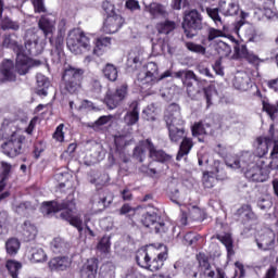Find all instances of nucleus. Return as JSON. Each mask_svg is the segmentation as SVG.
Segmentation results:
<instances>
[{"label":"nucleus","mask_w":278,"mask_h":278,"mask_svg":"<svg viewBox=\"0 0 278 278\" xmlns=\"http://www.w3.org/2000/svg\"><path fill=\"white\" fill-rule=\"evenodd\" d=\"M155 29L159 34L168 36V34H173V31H175V29H177V23H175V21L165 20V21L156 23Z\"/></svg>","instance_id":"24"},{"label":"nucleus","mask_w":278,"mask_h":278,"mask_svg":"<svg viewBox=\"0 0 278 278\" xmlns=\"http://www.w3.org/2000/svg\"><path fill=\"white\" fill-rule=\"evenodd\" d=\"M256 153L258 156L256 157H264L268 153V141L266 138L258 137L256 139Z\"/></svg>","instance_id":"41"},{"label":"nucleus","mask_w":278,"mask_h":278,"mask_svg":"<svg viewBox=\"0 0 278 278\" xmlns=\"http://www.w3.org/2000/svg\"><path fill=\"white\" fill-rule=\"evenodd\" d=\"M203 186L204 188H212L213 186H216V178L210 175L203 176Z\"/></svg>","instance_id":"63"},{"label":"nucleus","mask_w":278,"mask_h":278,"mask_svg":"<svg viewBox=\"0 0 278 278\" xmlns=\"http://www.w3.org/2000/svg\"><path fill=\"white\" fill-rule=\"evenodd\" d=\"M50 45L54 47L55 51L60 53L64 48V38L62 36L56 37L55 39L50 38Z\"/></svg>","instance_id":"57"},{"label":"nucleus","mask_w":278,"mask_h":278,"mask_svg":"<svg viewBox=\"0 0 278 278\" xmlns=\"http://www.w3.org/2000/svg\"><path fill=\"white\" fill-rule=\"evenodd\" d=\"M147 151H149V157L154 162H166L170 160V156L166 154V152L155 149L151 139L140 141L134 149L132 157L138 162H144V160H147Z\"/></svg>","instance_id":"3"},{"label":"nucleus","mask_w":278,"mask_h":278,"mask_svg":"<svg viewBox=\"0 0 278 278\" xmlns=\"http://www.w3.org/2000/svg\"><path fill=\"white\" fill-rule=\"evenodd\" d=\"M127 97V85H122L116 89L115 92L109 91L104 98V101L109 108V110H115L118 108L123 101H125Z\"/></svg>","instance_id":"12"},{"label":"nucleus","mask_w":278,"mask_h":278,"mask_svg":"<svg viewBox=\"0 0 278 278\" xmlns=\"http://www.w3.org/2000/svg\"><path fill=\"white\" fill-rule=\"evenodd\" d=\"M210 129V124H203V122L197 123L192 126V136H205Z\"/></svg>","instance_id":"48"},{"label":"nucleus","mask_w":278,"mask_h":278,"mask_svg":"<svg viewBox=\"0 0 278 278\" xmlns=\"http://www.w3.org/2000/svg\"><path fill=\"white\" fill-rule=\"evenodd\" d=\"M199 264H200V276L202 278H218V271L216 273L212 268V265H210V262H207V260L200 258Z\"/></svg>","instance_id":"23"},{"label":"nucleus","mask_w":278,"mask_h":278,"mask_svg":"<svg viewBox=\"0 0 278 278\" xmlns=\"http://www.w3.org/2000/svg\"><path fill=\"white\" fill-rule=\"evenodd\" d=\"M239 214H242L248 220H257V215H255L250 204L242 205Z\"/></svg>","instance_id":"50"},{"label":"nucleus","mask_w":278,"mask_h":278,"mask_svg":"<svg viewBox=\"0 0 278 278\" xmlns=\"http://www.w3.org/2000/svg\"><path fill=\"white\" fill-rule=\"evenodd\" d=\"M182 29L187 38H194L197 31L203 29V17L197 10H191L185 14Z\"/></svg>","instance_id":"9"},{"label":"nucleus","mask_w":278,"mask_h":278,"mask_svg":"<svg viewBox=\"0 0 278 278\" xmlns=\"http://www.w3.org/2000/svg\"><path fill=\"white\" fill-rule=\"evenodd\" d=\"M53 138L55 140H58L59 142H63L64 141V124H61L56 127L54 134H53Z\"/></svg>","instance_id":"61"},{"label":"nucleus","mask_w":278,"mask_h":278,"mask_svg":"<svg viewBox=\"0 0 278 278\" xmlns=\"http://www.w3.org/2000/svg\"><path fill=\"white\" fill-rule=\"evenodd\" d=\"M227 25L224 24L223 27H217V28H208L207 31V40L212 42V40H216V38H225V34H227Z\"/></svg>","instance_id":"37"},{"label":"nucleus","mask_w":278,"mask_h":278,"mask_svg":"<svg viewBox=\"0 0 278 278\" xmlns=\"http://www.w3.org/2000/svg\"><path fill=\"white\" fill-rule=\"evenodd\" d=\"M25 144V136L23 132L15 135L1 144L2 152L8 157H16L23 153V147Z\"/></svg>","instance_id":"11"},{"label":"nucleus","mask_w":278,"mask_h":278,"mask_svg":"<svg viewBox=\"0 0 278 278\" xmlns=\"http://www.w3.org/2000/svg\"><path fill=\"white\" fill-rule=\"evenodd\" d=\"M112 195H108L105 191H100L93 194L91 199L92 210L96 212H103L112 203Z\"/></svg>","instance_id":"15"},{"label":"nucleus","mask_w":278,"mask_h":278,"mask_svg":"<svg viewBox=\"0 0 278 278\" xmlns=\"http://www.w3.org/2000/svg\"><path fill=\"white\" fill-rule=\"evenodd\" d=\"M112 118H114V116H112V115L100 116L94 123H92L90 125V127L92 129H94V131H99V129H101V127H103V125H108V123H110V121H112Z\"/></svg>","instance_id":"51"},{"label":"nucleus","mask_w":278,"mask_h":278,"mask_svg":"<svg viewBox=\"0 0 278 278\" xmlns=\"http://www.w3.org/2000/svg\"><path fill=\"white\" fill-rule=\"evenodd\" d=\"M233 86L237 90H247L249 88V76H236Z\"/></svg>","instance_id":"53"},{"label":"nucleus","mask_w":278,"mask_h":278,"mask_svg":"<svg viewBox=\"0 0 278 278\" xmlns=\"http://www.w3.org/2000/svg\"><path fill=\"white\" fill-rule=\"evenodd\" d=\"M112 45V38L110 37H100L96 41V47L92 50L93 55H103V48L110 47Z\"/></svg>","instance_id":"31"},{"label":"nucleus","mask_w":278,"mask_h":278,"mask_svg":"<svg viewBox=\"0 0 278 278\" xmlns=\"http://www.w3.org/2000/svg\"><path fill=\"white\" fill-rule=\"evenodd\" d=\"M140 64H142V56H140V54H136V53L131 52L128 55L127 66L129 68H131L132 71H136V68H138L140 66Z\"/></svg>","instance_id":"46"},{"label":"nucleus","mask_w":278,"mask_h":278,"mask_svg":"<svg viewBox=\"0 0 278 278\" xmlns=\"http://www.w3.org/2000/svg\"><path fill=\"white\" fill-rule=\"evenodd\" d=\"M142 115L146 121H155V112L150 106L143 110Z\"/></svg>","instance_id":"64"},{"label":"nucleus","mask_w":278,"mask_h":278,"mask_svg":"<svg viewBox=\"0 0 278 278\" xmlns=\"http://www.w3.org/2000/svg\"><path fill=\"white\" fill-rule=\"evenodd\" d=\"M21 233L26 242H30V240H36V236H38V228L29 220H25L22 224Z\"/></svg>","instance_id":"21"},{"label":"nucleus","mask_w":278,"mask_h":278,"mask_svg":"<svg viewBox=\"0 0 278 278\" xmlns=\"http://www.w3.org/2000/svg\"><path fill=\"white\" fill-rule=\"evenodd\" d=\"M131 108H132V112H128L124 117V121H125L126 125H128V127L131 125H136L137 122L140 121L138 103H136V102L132 103Z\"/></svg>","instance_id":"30"},{"label":"nucleus","mask_w":278,"mask_h":278,"mask_svg":"<svg viewBox=\"0 0 278 278\" xmlns=\"http://www.w3.org/2000/svg\"><path fill=\"white\" fill-rule=\"evenodd\" d=\"M146 11L149 12V14H151L153 18H157V16H168L166 7L157 2H152L149 5H147Z\"/></svg>","instance_id":"26"},{"label":"nucleus","mask_w":278,"mask_h":278,"mask_svg":"<svg viewBox=\"0 0 278 278\" xmlns=\"http://www.w3.org/2000/svg\"><path fill=\"white\" fill-rule=\"evenodd\" d=\"M103 75L109 81H116L118 79V67L112 63H108L103 68Z\"/></svg>","instance_id":"32"},{"label":"nucleus","mask_w":278,"mask_h":278,"mask_svg":"<svg viewBox=\"0 0 278 278\" xmlns=\"http://www.w3.org/2000/svg\"><path fill=\"white\" fill-rule=\"evenodd\" d=\"M218 12H220L219 7L214 9L206 8V13L215 23L216 27H223V29H225V22H223V18H220V14H218Z\"/></svg>","instance_id":"34"},{"label":"nucleus","mask_w":278,"mask_h":278,"mask_svg":"<svg viewBox=\"0 0 278 278\" xmlns=\"http://www.w3.org/2000/svg\"><path fill=\"white\" fill-rule=\"evenodd\" d=\"M23 131L16 125V122L4 119L0 127V140H10L13 136H20Z\"/></svg>","instance_id":"14"},{"label":"nucleus","mask_w":278,"mask_h":278,"mask_svg":"<svg viewBox=\"0 0 278 278\" xmlns=\"http://www.w3.org/2000/svg\"><path fill=\"white\" fill-rule=\"evenodd\" d=\"M68 177H71V175L67 173H56L54 175V178L59 181L60 188H66V181H68Z\"/></svg>","instance_id":"60"},{"label":"nucleus","mask_w":278,"mask_h":278,"mask_svg":"<svg viewBox=\"0 0 278 278\" xmlns=\"http://www.w3.org/2000/svg\"><path fill=\"white\" fill-rule=\"evenodd\" d=\"M8 255H16L21 249V241L16 238H11L5 242Z\"/></svg>","instance_id":"40"},{"label":"nucleus","mask_w":278,"mask_h":278,"mask_svg":"<svg viewBox=\"0 0 278 278\" xmlns=\"http://www.w3.org/2000/svg\"><path fill=\"white\" fill-rule=\"evenodd\" d=\"M184 240H185V244L190 247L194 244V242H197L199 238H197V235L194 232H188L185 235Z\"/></svg>","instance_id":"62"},{"label":"nucleus","mask_w":278,"mask_h":278,"mask_svg":"<svg viewBox=\"0 0 278 278\" xmlns=\"http://www.w3.org/2000/svg\"><path fill=\"white\" fill-rule=\"evenodd\" d=\"M235 53L236 55H238V58H243L244 60H247L248 55L251 52H249L245 45H237L235 47Z\"/></svg>","instance_id":"56"},{"label":"nucleus","mask_w":278,"mask_h":278,"mask_svg":"<svg viewBox=\"0 0 278 278\" xmlns=\"http://www.w3.org/2000/svg\"><path fill=\"white\" fill-rule=\"evenodd\" d=\"M240 11L238 0H219V12L224 16H236Z\"/></svg>","instance_id":"19"},{"label":"nucleus","mask_w":278,"mask_h":278,"mask_svg":"<svg viewBox=\"0 0 278 278\" xmlns=\"http://www.w3.org/2000/svg\"><path fill=\"white\" fill-rule=\"evenodd\" d=\"M136 262L141 268H149V264L151 263L149 252L147 250H139L136 255Z\"/></svg>","instance_id":"36"},{"label":"nucleus","mask_w":278,"mask_h":278,"mask_svg":"<svg viewBox=\"0 0 278 278\" xmlns=\"http://www.w3.org/2000/svg\"><path fill=\"white\" fill-rule=\"evenodd\" d=\"M168 258V253L166 252H160L157 253L156 257H154L152 261L150 260V263L148 264L147 269L151 270L152 273H155V270H160L162 266H164V262Z\"/></svg>","instance_id":"25"},{"label":"nucleus","mask_w":278,"mask_h":278,"mask_svg":"<svg viewBox=\"0 0 278 278\" xmlns=\"http://www.w3.org/2000/svg\"><path fill=\"white\" fill-rule=\"evenodd\" d=\"M270 162L267 164L271 170H278V140H274L273 148L269 153Z\"/></svg>","instance_id":"33"},{"label":"nucleus","mask_w":278,"mask_h":278,"mask_svg":"<svg viewBox=\"0 0 278 278\" xmlns=\"http://www.w3.org/2000/svg\"><path fill=\"white\" fill-rule=\"evenodd\" d=\"M62 210L65 212H62ZM56 212H62L61 218L67 220L72 227L78 229L79 233L84 231V220H81V215L76 213L77 206L75 200L45 202L41 206V214L43 216H53Z\"/></svg>","instance_id":"2"},{"label":"nucleus","mask_w":278,"mask_h":278,"mask_svg":"<svg viewBox=\"0 0 278 278\" xmlns=\"http://www.w3.org/2000/svg\"><path fill=\"white\" fill-rule=\"evenodd\" d=\"M31 262L35 264H42L43 262H47L48 256L43 249L41 248H34L31 250Z\"/></svg>","instance_id":"39"},{"label":"nucleus","mask_w":278,"mask_h":278,"mask_svg":"<svg viewBox=\"0 0 278 278\" xmlns=\"http://www.w3.org/2000/svg\"><path fill=\"white\" fill-rule=\"evenodd\" d=\"M0 81H16V71L14 62L7 60L0 66Z\"/></svg>","instance_id":"16"},{"label":"nucleus","mask_w":278,"mask_h":278,"mask_svg":"<svg viewBox=\"0 0 278 278\" xmlns=\"http://www.w3.org/2000/svg\"><path fill=\"white\" fill-rule=\"evenodd\" d=\"M270 170H273V168H270L269 164H266V159H257L255 165L244 170L243 175L248 181L264 184V181H268Z\"/></svg>","instance_id":"7"},{"label":"nucleus","mask_w":278,"mask_h":278,"mask_svg":"<svg viewBox=\"0 0 278 278\" xmlns=\"http://www.w3.org/2000/svg\"><path fill=\"white\" fill-rule=\"evenodd\" d=\"M11 170H12V165H10V163L1 162L2 178L0 180V192H3V189L5 188V179H8V175H10Z\"/></svg>","instance_id":"43"},{"label":"nucleus","mask_w":278,"mask_h":278,"mask_svg":"<svg viewBox=\"0 0 278 278\" xmlns=\"http://www.w3.org/2000/svg\"><path fill=\"white\" fill-rule=\"evenodd\" d=\"M114 157H117L118 160L124 162V164H127V162H129V154H127L123 147H116Z\"/></svg>","instance_id":"54"},{"label":"nucleus","mask_w":278,"mask_h":278,"mask_svg":"<svg viewBox=\"0 0 278 278\" xmlns=\"http://www.w3.org/2000/svg\"><path fill=\"white\" fill-rule=\"evenodd\" d=\"M38 26L46 37L55 31V21L49 16L42 15L38 22Z\"/></svg>","instance_id":"22"},{"label":"nucleus","mask_w":278,"mask_h":278,"mask_svg":"<svg viewBox=\"0 0 278 278\" xmlns=\"http://www.w3.org/2000/svg\"><path fill=\"white\" fill-rule=\"evenodd\" d=\"M49 86H51V83H49V79L46 78L42 74H37V94L39 97H47L49 92Z\"/></svg>","instance_id":"28"},{"label":"nucleus","mask_w":278,"mask_h":278,"mask_svg":"<svg viewBox=\"0 0 278 278\" xmlns=\"http://www.w3.org/2000/svg\"><path fill=\"white\" fill-rule=\"evenodd\" d=\"M110 237H102L98 243V251L101 253H110Z\"/></svg>","instance_id":"55"},{"label":"nucleus","mask_w":278,"mask_h":278,"mask_svg":"<svg viewBox=\"0 0 278 278\" xmlns=\"http://www.w3.org/2000/svg\"><path fill=\"white\" fill-rule=\"evenodd\" d=\"M147 75H152L153 77H156L160 79V73L157 72V64L154 62H150L147 64V71L143 72Z\"/></svg>","instance_id":"59"},{"label":"nucleus","mask_w":278,"mask_h":278,"mask_svg":"<svg viewBox=\"0 0 278 278\" xmlns=\"http://www.w3.org/2000/svg\"><path fill=\"white\" fill-rule=\"evenodd\" d=\"M102 9L108 14L103 24V31L105 34H116L123 27L125 20L114 12V5L109 1L102 3Z\"/></svg>","instance_id":"8"},{"label":"nucleus","mask_w":278,"mask_h":278,"mask_svg":"<svg viewBox=\"0 0 278 278\" xmlns=\"http://www.w3.org/2000/svg\"><path fill=\"white\" fill-rule=\"evenodd\" d=\"M7 268L12 278H18V270L23 268V265H21V263L16 261H8Z\"/></svg>","instance_id":"47"},{"label":"nucleus","mask_w":278,"mask_h":278,"mask_svg":"<svg viewBox=\"0 0 278 278\" xmlns=\"http://www.w3.org/2000/svg\"><path fill=\"white\" fill-rule=\"evenodd\" d=\"M215 51L220 58H229L231 55V46L224 41H218L215 46Z\"/></svg>","instance_id":"42"},{"label":"nucleus","mask_w":278,"mask_h":278,"mask_svg":"<svg viewBox=\"0 0 278 278\" xmlns=\"http://www.w3.org/2000/svg\"><path fill=\"white\" fill-rule=\"evenodd\" d=\"M16 35H4L2 40L3 49H13L16 53L15 68L20 75H27L29 72V56L22 53L23 47L16 41Z\"/></svg>","instance_id":"4"},{"label":"nucleus","mask_w":278,"mask_h":278,"mask_svg":"<svg viewBox=\"0 0 278 278\" xmlns=\"http://www.w3.org/2000/svg\"><path fill=\"white\" fill-rule=\"evenodd\" d=\"M71 264H73V261H71L70 257L58 256L50 260V262L48 263V266L50 270L62 271V270H68V268H71Z\"/></svg>","instance_id":"20"},{"label":"nucleus","mask_w":278,"mask_h":278,"mask_svg":"<svg viewBox=\"0 0 278 278\" xmlns=\"http://www.w3.org/2000/svg\"><path fill=\"white\" fill-rule=\"evenodd\" d=\"M66 45L71 53L81 55V53H88L90 49V38L85 31L74 29L68 34Z\"/></svg>","instance_id":"6"},{"label":"nucleus","mask_w":278,"mask_h":278,"mask_svg":"<svg viewBox=\"0 0 278 278\" xmlns=\"http://www.w3.org/2000/svg\"><path fill=\"white\" fill-rule=\"evenodd\" d=\"M185 47L188 49V51H191V53H198L199 55H205L206 49L202 45L187 41L185 43Z\"/></svg>","instance_id":"49"},{"label":"nucleus","mask_w":278,"mask_h":278,"mask_svg":"<svg viewBox=\"0 0 278 278\" xmlns=\"http://www.w3.org/2000/svg\"><path fill=\"white\" fill-rule=\"evenodd\" d=\"M64 88L70 94H77L81 90V81L84 79V70L67 65L62 76Z\"/></svg>","instance_id":"5"},{"label":"nucleus","mask_w":278,"mask_h":278,"mask_svg":"<svg viewBox=\"0 0 278 278\" xmlns=\"http://www.w3.org/2000/svg\"><path fill=\"white\" fill-rule=\"evenodd\" d=\"M144 225L146 227H152L155 233L166 232V224H164V222H160L157 213H148L144 218Z\"/></svg>","instance_id":"17"},{"label":"nucleus","mask_w":278,"mask_h":278,"mask_svg":"<svg viewBox=\"0 0 278 278\" xmlns=\"http://www.w3.org/2000/svg\"><path fill=\"white\" fill-rule=\"evenodd\" d=\"M216 238L224 244V247H226L228 253L233 251V239H231L230 233L217 235Z\"/></svg>","instance_id":"44"},{"label":"nucleus","mask_w":278,"mask_h":278,"mask_svg":"<svg viewBox=\"0 0 278 278\" xmlns=\"http://www.w3.org/2000/svg\"><path fill=\"white\" fill-rule=\"evenodd\" d=\"M263 110L264 112H266L268 114V116H270L271 119L275 118V114H277L278 112V102L277 104H270V102H268V100H263Z\"/></svg>","instance_id":"52"},{"label":"nucleus","mask_w":278,"mask_h":278,"mask_svg":"<svg viewBox=\"0 0 278 278\" xmlns=\"http://www.w3.org/2000/svg\"><path fill=\"white\" fill-rule=\"evenodd\" d=\"M257 207L263 211L270 210L273 207V201L268 198H260L257 200Z\"/></svg>","instance_id":"58"},{"label":"nucleus","mask_w":278,"mask_h":278,"mask_svg":"<svg viewBox=\"0 0 278 278\" xmlns=\"http://www.w3.org/2000/svg\"><path fill=\"white\" fill-rule=\"evenodd\" d=\"M164 122L168 129V138L170 142H173V144H179L180 142L179 151L176 156V160L180 162V160H184V157L192 151L194 143L191 138L187 137L186 128H184L186 122L184 121V117H181V109L179 108V104L172 103L168 105L164 114Z\"/></svg>","instance_id":"1"},{"label":"nucleus","mask_w":278,"mask_h":278,"mask_svg":"<svg viewBox=\"0 0 278 278\" xmlns=\"http://www.w3.org/2000/svg\"><path fill=\"white\" fill-rule=\"evenodd\" d=\"M166 77H170V72L167 71L163 73L160 78L143 72L138 75V83L141 88L147 89L149 86H153L154 84H157V81H161V79H166Z\"/></svg>","instance_id":"18"},{"label":"nucleus","mask_w":278,"mask_h":278,"mask_svg":"<svg viewBox=\"0 0 278 278\" xmlns=\"http://www.w3.org/2000/svg\"><path fill=\"white\" fill-rule=\"evenodd\" d=\"M80 278H97V263L87 261L80 269Z\"/></svg>","instance_id":"29"},{"label":"nucleus","mask_w":278,"mask_h":278,"mask_svg":"<svg viewBox=\"0 0 278 278\" xmlns=\"http://www.w3.org/2000/svg\"><path fill=\"white\" fill-rule=\"evenodd\" d=\"M1 29L5 31L7 29H12L13 31H18L21 29V25L18 22L12 21L10 17H5L0 23Z\"/></svg>","instance_id":"45"},{"label":"nucleus","mask_w":278,"mask_h":278,"mask_svg":"<svg viewBox=\"0 0 278 278\" xmlns=\"http://www.w3.org/2000/svg\"><path fill=\"white\" fill-rule=\"evenodd\" d=\"M257 160H264V157H257L252 152H243L239 157L227 159L226 166L244 174V170H249L251 166L257 164Z\"/></svg>","instance_id":"10"},{"label":"nucleus","mask_w":278,"mask_h":278,"mask_svg":"<svg viewBox=\"0 0 278 278\" xmlns=\"http://www.w3.org/2000/svg\"><path fill=\"white\" fill-rule=\"evenodd\" d=\"M256 244L260 251H270L275 247V237L263 235L260 239H256Z\"/></svg>","instance_id":"27"},{"label":"nucleus","mask_w":278,"mask_h":278,"mask_svg":"<svg viewBox=\"0 0 278 278\" xmlns=\"http://www.w3.org/2000/svg\"><path fill=\"white\" fill-rule=\"evenodd\" d=\"M191 79L197 81V75L192 71H185V79H182L184 84H187V93L191 99H194L197 94H194V91H192V83H188Z\"/></svg>","instance_id":"38"},{"label":"nucleus","mask_w":278,"mask_h":278,"mask_svg":"<svg viewBox=\"0 0 278 278\" xmlns=\"http://www.w3.org/2000/svg\"><path fill=\"white\" fill-rule=\"evenodd\" d=\"M25 49L29 55H40L45 51V43L40 41L38 35L27 31L25 35Z\"/></svg>","instance_id":"13"},{"label":"nucleus","mask_w":278,"mask_h":278,"mask_svg":"<svg viewBox=\"0 0 278 278\" xmlns=\"http://www.w3.org/2000/svg\"><path fill=\"white\" fill-rule=\"evenodd\" d=\"M50 249L53 253H64L68 249V244H66L64 239L58 237L51 241Z\"/></svg>","instance_id":"35"}]
</instances>
